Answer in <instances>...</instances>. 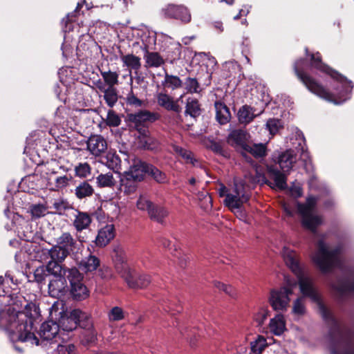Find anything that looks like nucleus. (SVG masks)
<instances>
[{"mask_svg": "<svg viewBox=\"0 0 354 354\" xmlns=\"http://www.w3.org/2000/svg\"><path fill=\"white\" fill-rule=\"evenodd\" d=\"M283 259L287 266L296 276L301 295L317 304L322 319L328 325L331 353L354 354V330L347 326L342 327L332 311L325 305L313 279L300 263L297 254L284 248Z\"/></svg>", "mask_w": 354, "mask_h": 354, "instance_id": "1", "label": "nucleus"}, {"mask_svg": "<svg viewBox=\"0 0 354 354\" xmlns=\"http://www.w3.org/2000/svg\"><path fill=\"white\" fill-rule=\"evenodd\" d=\"M306 55L309 57V64L312 68L330 75L342 84L343 91L339 93L337 100L335 95L326 89L321 83L316 80L310 74L304 71L307 60L306 58L297 59L293 64V71L299 80L312 93L330 102L339 104L349 98L353 88V82L346 77L330 67L322 61V57L319 52L310 53L307 47L305 48Z\"/></svg>", "mask_w": 354, "mask_h": 354, "instance_id": "2", "label": "nucleus"}, {"mask_svg": "<svg viewBox=\"0 0 354 354\" xmlns=\"http://www.w3.org/2000/svg\"><path fill=\"white\" fill-rule=\"evenodd\" d=\"M159 113L149 110H140L134 113H127L126 121L130 129H133L139 133V138H145L149 135V126L158 120Z\"/></svg>", "mask_w": 354, "mask_h": 354, "instance_id": "3", "label": "nucleus"}, {"mask_svg": "<svg viewBox=\"0 0 354 354\" xmlns=\"http://www.w3.org/2000/svg\"><path fill=\"white\" fill-rule=\"evenodd\" d=\"M0 329L6 331L10 341L15 342L26 343L30 340V333L23 334L21 325H19L16 314L8 310H0Z\"/></svg>", "mask_w": 354, "mask_h": 354, "instance_id": "4", "label": "nucleus"}, {"mask_svg": "<svg viewBox=\"0 0 354 354\" xmlns=\"http://www.w3.org/2000/svg\"><path fill=\"white\" fill-rule=\"evenodd\" d=\"M64 275L67 278L69 288L68 295L75 301H82L89 296V290L84 284V275L79 269L73 267L64 270Z\"/></svg>", "mask_w": 354, "mask_h": 354, "instance_id": "5", "label": "nucleus"}, {"mask_svg": "<svg viewBox=\"0 0 354 354\" xmlns=\"http://www.w3.org/2000/svg\"><path fill=\"white\" fill-rule=\"evenodd\" d=\"M37 314L36 305L32 302L27 303L24 309L16 314L19 325H21L23 334L30 333V340L26 342L30 345H39V338L32 331L34 322Z\"/></svg>", "mask_w": 354, "mask_h": 354, "instance_id": "6", "label": "nucleus"}, {"mask_svg": "<svg viewBox=\"0 0 354 354\" xmlns=\"http://www.w3.org/2000/svg\"><path fill=\"white\" fill-rule=\"evenodd\" d=\"M58 325L62 330L72 332L77 326L80 328L90 327L91 326V317L87 313L75 308L69 312L64 313L60 317Z\"/></svg>", "mask_w": 354, "mask_h": 354, "instance_id": "7", "label": "nucleus"}, {"mask_svg": "<svg viewBox=\"0 0 354 354\" xmlns=\"http://www.w3.org/2000/svg\"><path fill=\"white\" fill-rule=\"evenodd\" d=\"M340 252L339 248L329 250L323 241L318 243V250L313 261L322 273L330 272L334 266V262Z\"/></svg>", "mask_w": 354, "mask_h": 354, "instance_id": "8", "label": "nucleus"}, {"mask_svg": "<svg viewBox=\"0 0 354 354\" xmlns=\"http://www.w3.org/2000/svg\"><path fill=\"white\" fill-rule=\"evenodd\" d=\"M292 288L282 286L279 289H272L270 291L269 303L275 311L283 312L287 310L290 303V295H292Z\"/></svg>", "mask_w": 354, "mask_h": 354, "instance_id": "9", "label": "nucleus"}, {"mask_svg": "<svg viewBox=\"0 0 354 354\" xmlns=\"http://www.w3.org/2000/svg\"><path fill=\"white\" fill-rule=\"evenodd\" d=\"M130 288L142 289L151 283V277L147 274L139 273L134 268L130 270L122 278Z\"/></svg>", "mask_w": 354, "mask_h": 354, "instance_id": "10", "label": "nucleus"}, {"mask_svg": "<svg viewBox=\"0 0 354 354\" xmlns=\"http://www.w3.org/2000/svg\"><path fill=\"white\" fill-rule=\"evenodd\" d=\"M333 289L341 297L354 295V271L349 270L339 277L333 286Z\"/></svg>", "mask_w": 354, "mask_h": 354, "instance_id": "11", "label": "nucleus"}, {"mask_svg": "<svg viewBox=\"0 0 354 354\" xmlns=\"http://www.w3.org/2000/svg\"><path fill=\"white\" fill-rule=\"evenodd\" d=\"M68 279L64 275L57 276L49 279L48 292L49 295L55 298H61L68 295L69 283Z\"/></svg>", "mask_w": 354, "mask_h": 354, "instance_id": "12", "label": "nucleus"}, {"mask_svg": "<svg viewBox=\"0 0 354 354\" xmlns=\"http://www.w3.org/2000/svg\"><path fill=\"white\" fill-rule=\"evenodd\" d=\"M165 18L180 20L183 23L191 21V15L188 9L183 5L170 3L162 9Z\"/></svg>", "mask_w": 354, "mask_h": 354, "instance_id": "13", "label": "nucleus"}, {"mask_svg": "<svg viewBox=\"0 0 354 354\" xmlns=\"http://www.w3.org/2000/svg\"><path fill=\"white\" fill-rule=\"evenodd\" d=\"M248 133L245 130L241 129H234L228 134L226 142L240 153V151H244L246 147H248Z\"/></svg>", "mask_w": 354, "mask_h": 354, "instance_id": "14", "label": "nucleus"}, {"mask_svg": "<svg viewBox=\"0 0 354 354\" xmlns=\"http://www.w3.org/2000/svg\"><path fill=\"white\" fill-rule=\"evenodd\" d=\"M113 260L115 269L121 278L132 269L127 262L125 252L120 248H117L113 250Z\"/></svg>", "mask_w": 354, "mask_h": 354, "instance_id": "15", "label": "nucleus"}, {"mask_svg": "<svg viewBox=\"0 0 354 354\" xmlns=\"http://www.w3.org/2000/svg\"><path fill=\"white\" fill-rule=\"evenodd\" d=\"M148 167L149 162L142 160H136L130 166L129 169L124 173H126V176L143 182L147 176Z\"/></svg>", "mask_w": 354, "mask_h": 354, "instance_id": "16", "label": "nucleus"}, {"mask_svg": "<svg viewBox=\"0 0 354 354\" xmlns=\"http://www.w3.org/2000/svg\"><path fill=\"white\" fill-rule=\"evenodd\" d=\"M247 153H250L256 159L264 158L268 155L267 144L254 143L252 145H248L244 151H240L241 155L248 162L252 161V159Z\"/></svg>", "mask_w": 354, "mask_h": 354, "instance_id": "17", "label": "nucleus"}, {"mask_svg": "<svg viewBox=\"0 0 354 354\" xmlns=\"http://www.w3.org/2000/svg\"><path fill=\"white\" fill-rule=\"evenodd\" d=\"M274 162L279 165V167L283 172L289 174L297 162V156L293 150L287 149L281 153Z\"/></svg>", "mask_w": 354, "mask_h": 354, "instance_id": "18", "label": "nucleus"}, {"mask_svg": "<svg viewBox=\"0 0 354 354\" xmlns=\"http://www.w3.org/2000/svg\"><path fill=\"white\" fill-rule=\"evenodd\" d=\"M60 333L58 324L49 321L43 323L39 331V338L43 341H50L55 338Z\"/></svg>", "mask_w": 354, "mask_h": 354, "instance_id": "19", "label": "nucleus"}, {"mask_svg": "<svg viewBox=\"0 0 354 354\" xmlns=\"http://www.w3.org/2000/svg\"><path fill=\"white\" fill-rule=\"evenodd\" d=\"M115 236V230L114 225L113 224H106L98 230L95 243L98 247H105L113 239Z\"/></svg>", "mask_w": 354, "mask_h": 354, "instance_id": "20", "label": "nucleus"}, {"mask_svg": "<svg viewBox=\"0 0 354 354\" xmlns=\"http://www.w3.org/2000/svg\"><path fill=\"white\" fill-rule=\"evenodd\" d=\"M143 46H142L144 50V59H145L146 64L149 67L158 68L165 64V60L162 57L158 52H149V44L147 43V40L142 39Z\"/></svg>", "mask_w": 354, "mask_h": 354, "instance_id": "21", "label": "nucleus"}, {"mask_svg": "<svg viewBox=\"0 0 354 354\" xmlns=\"http://www.w3.org/2000/svg\"><path fill=\"white\" fill-rule=\"evenodd\" d=\"M87 149L95 156H99L107 149L106 140L100 135H91L86 142Z\"/></svg>", "mask_w": 354, "mask_h": 354, "instance_id": "22", "label": "nucleus"}, {"mask_svg": "<svg viewBox=\"0 0 354 354\" xmlns=\"http://www.w3.org/2000/svg\"><path fill=\"white\" fill-rule=\"evenodd\" d=\"M267 173L270 178H272L274 181V186L281 190H284L287 188V174L286 172L279 171L275 165H267Z\"/></svg>", "mask_w": 354, "mask_h": 354, "instance_id": "23", "label": "nucleus"}, {"mask_svg": "<svg viewBox=\"0 0 354 354\" xmlns=\"http://www.w3.org/2000/svg\"><path fill=\"white\" fill-rule=\"evenodd\" d=\"M75 212L76 214L74 216L73 226L77 232H81L90 227L92 223V217L86 212H82L77 209H75Z\"/></svg>", "mask_w": 354, "mask_h": 354, "instance_id": "24", "label": "nucleus"}, {"mask_svg": "<svg viewBox=\"0 0 354 354\" xmlns=\"http://www.w3.org/2000/svg\"><path fill=\"white\" fill-rule=\"evenodd\" d=\"M299 214L301 216V225L313 233L316 232L317 227L322 224V218L313 214L312 212Z\"/></svg>", "mask_w": 354, "mask_h": 354, "instance_id": "25", "label": "nucleus"}, {"mask_svg": "<svg viewBox=\"0 0 354 354\" xmlns=\"http://www.w3.org/2000/svg\"><path fill=\"white\" fill-rule=\"evenodd\" d=\"M250 198V196L245 193L243 190L241 192L240 196H234L232 194H229L226 196V198L224 200V204L230 209L233 210L234 209H240L243 203H247Z\"/></svg>", "mask_w": 354, "mask_h": 354, "instance_id": "26", "label": "nucleus"}, {"mask_svg": "<svg viewBox=\"0 0 354 354\" xmlns=\"http://www.w3.org/2000/svg\"><path fill=\"white\" fill-rule=\"evenodd\" d=\"M84 331L81 334L80 343L86 347H90L95 345L97 342V333L93 327V321L90 327L82 328Z\"/></svg>", "mask_w": 354, "mask_h": 354, "instance_id": "27", "label": "nucleus"}, {"mask_svg": "<svg viewBox=\"0 0 354 354\" xmlns=\"http://www.w3.org/2000/svg\"><path fill=\"white\" fill-rule=\"evenodd\" d=\"M100 266V259L91 254L82 259L79 263V268L86 274L96 271Z\"/></svg>", "mask_w": 354, "mask_h": 354, "instance_id": "28", "label": "nucleus"}, {"mask_svg": "<svg viewBox=\"0 0 354 354\" xmlns=\"http://www.w3.org/2000/svg\"><path fill=\"white\" fill-rule=\"evenodd\" d=\"M158 104L167 111H172L177 113L181 112V107L174 102L173 98L166 93H160L157 96Z\"/></svg>", "mask_w": 354, "mask_h": 354, "instance_id": "29", "label": "nucleus"}, {"mask_svg": "<svg viewBox=\"0 0 354 354\" xmlns=\"http://www.w3.org/2000/svg\"><path fill=\"white\" fill-rule=\"evenodd\" d=\"M216 118L221 124H225L231 119V113L227 105L221 101L214 102Z\"/></svg>", "mask_w": 354, "mask_h": 354, "instance_id": "30", "label": "nucleus"}, {"mask_svg": "<svg viewBox=\"0 0 354 354\" xmlns=\"http://www.w3.org/2000/svg\"><path fill=\"white\" fill-rule=\"evenodd\" d=\"M148 214L151 220L162 224L165 218L168 216L169 212L166 207L153 203L148 211Z\"/></svg>", "mask_w": 354, "mask_h": 354, "instance_id": "31", "label": "nucleus"}, {"mask_svg": "<svg viewBox=\"0 0 354 354\" xmlns=\"http://www.w3.org/2000/svg\"><path fill=\"white\" fill-rule=\"evenodd\" d=\"M269 328L274 335L280 336L286 329V322L282 314H277L269 323Z\"/></svg>", "mask_w": 354, "mask_h": 354, "instance_id": "32", "label": "nucleus"}, {"mask_svg": "<svg viewBox=\"0 0 354 354\" xmlns=\"http://www.w3.org/2000/svg\"><path fill=\"white\" fill-rule=\"evenodd\" d=\"M147 176L158 184H166L169 182L167 175L151 163H149Z\"/></svg>", "mask_w": 354, "mask_h": 354, "instance_id": "33", "label": "nucleus"}, {"mask_svg": "<svg viewBox=\"0 0 354 354\" xmlns=\"http://www.w3.org/2000/svg\"><path fill=\"white\" fill-rule=\"evenodd\" d=\"M93 194L94 189L92 185L89 184L88 180L80 182L75 189V195L80 200L90 197Z\"/></svg>", "mask_w": 354, "mask_h": 354, "instance_id": "34", "label": "nucleus"}, {"mask_svg": "<svg viewBox=\"0 0 354 354\" xmlns=\"http://www.w3.org/2000/svg\"><path fill=\"white\" fill-rule=\"evenodd\" d=\"M162 86L164 89L176 90L180 88L183 86V82L178 76L170 75L165 73V80L162 82Z\"/></svg>", "mask_w": 354, "mask_h": 354, "instance_id": "35", "label": "nucleus"}, {"mask_svg": "<svg viewBox=\"0 0 354 354\" xmlns=\"http://www.w3.org/2000/svg\"><path fill=\"white\" fill-rule=\"evenodd\" d=\"M237 117L241 124H247L251 122L255 118L256 115L254 113L252 107L245 104L239 109L237 113Z\"/></svg>", "mask_w": 354, "mask_h": 354, "instance_id": "36", "label": "nucleus"}, {"mask_svg": "<svg viewBox=\"0 0 354 354\" xmlns=\"http://www.w3.org/2000/svg\"><path fill=\"white\" fill-rule=\"evenodd\" d=\"M48 254L51 259L50 261H56L62 263L70 254V251L67 248L56 245L53 246L48 251Z\"/></svg>", "mask_w": 354, "mask_h": 354, "instance_id": "37", "label": "nucleus"}, {"mask_svg": "<svg viewBox=\"0 0 354 354\" xmlns=\"http://www.w3.org/2000/svg\"><path fill=\"white\" fill-rule=\"evenodd\" d=\"M201 113V104L196 98L188 97L187 100L185 114L192 118H197Z\"/></svg>", "mask_w": 354, "mask_h": 354, "instance_id": "38", "label": "nucleus"}, {"mask_svg": "<svg viewBox=\"0 0 354 354\" xmlns=\"http://www.w3.org/2000/svg\"><path fill=\"white\" fill-rule=\"evenodd\" d=\"M121 187L124 192L127 194H131L136 192L138 189V185L140 181L136 180L133 178L126 176V173L124 172L123 176L121 178Z\"/></svg>", "mask_w": 354, "mask_h": 354, "instance_id": "39", "label": "nucleus"}, {"mask_svg": "<svg viewBox=\"0 0 354 354\" xmlns=\"http://www.w3.org/2000/svg\"><path fill=\"white\" fill-rule=\"evenodd\" d=\"M199 80L200 78L198 77L189 76L185 78L183 86L188 93H199L202 91Z\"/></svg>", "mask_w": 354, "mask_h": 354, "instance_id": "40", "label": "nucleus"}, {"mask_svg": "<svg viewBox=\"0 0 354 354\" xmlns=\"http://www.w3.org/2000/svg\"><path fill=\"white\" fill-rule=\"evenodd\" d=\"M57 245H61V247L68 248L69 251H73L74 249H75L77 245L75 239L73 237L70 232L62 233V235L57 239Z\"/></svg>", "mask_w": 354, "mask_h": 354, "instance_id": "41", "label": "nucleus"}, {"mask_svg": "<svg viewBox=\"0 0 354 354\" xmlns=\"http://www.w3.org/2000/svg\"><path fill=\"white\" fill-rule=\"evenodd\" d=\"M121 59L124 65L131 69L137 71L141 67L140 58L133 54L122 55Z\"/></svg>", "mask_w": 354, "mask_h": 354, "instance_id": "42", "label": "nucleus"}, {"mask_svg": "<svg viewBox=\"0 0 354 354\" xmlns=\"http://www.w3.org/2000/svg\"><path fill=\"white\" fill-rule=\"evenodd\" d=\"M60 263L61 262H58L56 261H48L45 268L49 276L52 275L53 278H55L57 276H62L64 273V270L69 268L62 267Z\"/></svg>", "mask_w": 354, "mask_h": 354, "instance_id": "43", "label": "nucleus"}, {"mask_svg": "<svg viewBox=\"0 0 354 354\" xmlns=\"http://www.w3.org/2000/svg\"><path fill=\"white\" fill-rule=\"evenodd\" d=\"M316 198L313 196H308L306 198V203L297 202V207L299 214H305L306 212H313L316 205Z\"/></svg>", "mask_w": 354, "mask_h": 354, "instance_id": "44", "label": "nucleus"}, {"mask_svg": "<svg viewBox=\"0 0 354 354\" xmlns=\"http://www.w3.org/2000/svg\"><path fill=\"white\" fill-rule=\"evenodd\" d=\"M251 351L255 354H261L263 351L268 346L266 339L262 336L259 335L255 341L250 343Z\"/></svg>", "mask_w": 354, "mask_h": 354, "instance_id": "45", "label": "nucleus"}, {"mask_svg": "<svg viewBox=\"0 0 354 354\" xmlns=\"http://www.w3.org/2000/svg\"><path fill=\"white\" fill-rule=\"evenodd\" d=\"M207 148L214 153L222 156L223 157L229 158L230 156L228 151L224 149L223 142L221 141L217 142L214 140H209V144L207 145Z\"/></svg>", "mask_w": 354, "mask_h": 354, "instance_id": "46", "label": "nucleus"}, {"mask_svg": "<svg viewBox=\"0 0 354 354\" xmlns=\"http://www.w3.org/2000/svg\"><path fill=\"white\" fill-rule=\"evenodd\" d=\"M101 75L104 82L109 86L108 88H114V85L118 83L119 75L116 72L101 71Z\"/></svg>", "mask_w": 354, "mask_h": 354, "instance_id": "47", "label": "nucleus"}, {"mask_svg": "<svg viewBox=\"0 0 354 354\" xmlns=\"http://www.w3.org/2000/svg\"><path fill=\"white\" fill-rule=\"evenodd\" d=\"M104 99L109 107H113L118 101V93L115 88H107L104 91Z\"/></svg>", "mask_w": 354, "mask_h": 354, "instance_id": "48", "label": "nucleus"}, {"mask_svg": "<svg viewBox=\"0 0 354 354\" xmlns=\"http://www.w3.org/2000/svg\"><path fill=\"white\" fill-rule=\"evenodd\" d=\"M107 166L115 173L120 174L121 160L118 155L109 154L107 156Z\"/></svg>", "mask_w": 354, "mask_h": 354, "instance_id": "49", "label": "nucleus"}, {"mask_svg": "<svg viewBox=\"0 0 354 354\" xmlns=\"http://www.w3.org/2000/svg\"><path fill=\"white\" fill-rule=\"evenodd\" d=\"M105 123L110 127H117L121 123L120 116L112 109L109 110L105 120Z\"/></svg>", "mask_w": 354, "mask_h": 354, "instance_id": "50", "label": "nucleus"}, {"mask_svg": "<svg viewBox=\"0 0 354 354\" xmlns=\"http://www.w3.org/2000/svg\"><path fill=\"white\" fill-rule=\"evenodd\" d=\"M214 286L218 290L224 292L226 295L232 298H235L237 295L236 290L230 285H227L220 281H214Z\"/></svg>", "mask_w": 354, "mask_h": 354, "instance_id": "51", "label": "nucleus"}, {"mask_svg": "<svg viewBox=\"0 0 354 354\" xmlns=\"http://www.w3.org/2000/svg\"><path fill=\"white\" fill-rule=\"evenodd\" d=\"M266 127L272 135H275L280 129L283 128V122L277 118H270L266 122Z\"/></svg>", "mask_w": 354, "mask_h": 354, "instance_id": "52", "label": "nucleus"}, {"mask_svg": "<svg viewBox=\"0 0 354 354\" xmlns=\"http://www.w3.org/2000/svg\"><path fill=\"white\" fill-rule=\"evenodd\" d=\"M98 276L106 281H109L115 277L112 268L105 265L99 267Z\"/></svg>", "mask_w": 354, "mask_h": 354, "instance_id": "53", "label": "nucleus"}, {"mask_svg": "<svg viewBox=\"0 0 354 354\" xmlns=\"http://www.w3.org/2000/svg\"><path fill=\"white\" fill-rule=\"evenodd\" d=\"M97 183L99 187H112L114 185V178L111 174H100L97 177Z\"/></svg>", "mask_w": 354, "mask_h": 354, "instance_id": "54", "label": "nucleus"}, {"mask_svg": "<svg viewBox=\"0 0 354 354\" xmlns=\"http://www.w3.org/2000/svg\"><path fill=\"white\" fill-rule=\"evenodd\" d=\"M91 168L87 162L80 163L75 167V175L81 178H86L91 174Z\"/></svg>", "mask_w": 354, "mask_h": 354, "instance_id": "55", "label": "nucleus"}, {"mask_svg": "<svg viewBox=\"0 0 354 354\" xmlns=\"http://www.w3.org/2000/svg\"><path fill=\"white\" fill-rule=\"evenodd\" d=\"M30 211L32 218H39L46 215V207L41 204L32 205Z\"/></svg>", "mask_w": 354, "mask_h": 354, "instance_id": "56", "label": "nucleus"}, {"mask_svg": "<svg viewBox=\"0 0 354 354\" xmlns=\"http://www.w3.org/2000/svg\"><path fill=\"white\" fill-rule=\"evenodd\" d=\"M109 317L111 321H120L124 318V313L122 308L115 306L110 310Z\"/></svg>", "mask_w": 354, "mask_h": 354, "instance_id": "57", "label": "nucleus"}, {"mask_svg": "<svg viewBox=\"0 0 354 354\" xmlns=\"http://www.w3.org/2000/svg\"><path fill=\"white\" fill-rule=\"evenodd\" d=\"M126 102L128 105L136 108L142 107L144 106V101L138 98L132 90H131V91L127 95Z\"/></svg>", "mask_w": 354, "mask_h": 354, "instance_id": "58", "label": "nucleus"}, {"mask_svg": "<svg viewBox=\"0 0 354 354\" xmlns=\"http://www.w3.org/2000/svg\"><path fill=\"white\" fill-rule=\"evenodd\" d=\"M49 274L44 267L37 268L34 272L35 280L39 283H44L47 277H49Z\"/></svg>", "mask_w": 354, "mask_h": 354, "instance_id": "59", "label": "nucleus"}, {"mask_svg": "<svg viewBox=\"0 0 354 354\" xmlns=\"http://www.w3.org/2000/svg\"><path fill=\"white\" fill-rule=\"evenodd\" d=\"M52 207L55 209V212L62 215L64 212L69 209L68 203L63 200L55 201Z\"/></svg>", "mask_w": 354, "mask_h": 354, "instance_id": "60", "label": "nucleus"}, {"mask_svg": "<svg viewBox=\"0 0 354 354\" xmlns=\"http://www.w3.org/2000/svg\"><path fill=\"white\" fill-rule=\"evenodd\" d=\"M82 8V6L80 3H77L76 9L74 12L68 14L62 20V22L65 24V28H68V30H71L70 26L71 24L75 21L76 14L78 10Z\"/></svg>", "mask_w": 354, "mask_h": 354, "instance_id": "61", "label": "nucleus"}, {"mask_svg": "<svg viewBox=\"0 0 354 354\" xmlns=\"http://www.w3.org/2000/svg\"><path fill=\"white\" fill-rule=\"evenodd\" d=\"M292 313L297 315H304L306 313V307L301 298L295 300L292 306Z\"/></svg>", "mask_w": 354, "mask_h": 354, "instance_id": "62", "label": "nucleus"}, {"mask_svg": "<svg viewBox=\"0 0 354 354\" xmlns=\"http://www.w3.org/2000/svg\"><path fill=\"white\" fill-rule=\"evenodd\" d=\"M153 203L145 198H140L137 201V207L141 210H147V212L151 208Z\"/></svg>", "mask_w": 354, "mask_h": 354, "instance_id": "63", "label": "nucleus"}, {"mask_svg": "<svg viewBox=\"0 0 354 354\" xmlns=\"http://www.w3.org/2000/svg\"><path fill=\"white\" fill-rule=\"evenodd\" d=\"M181 158L185 161V163L192 164L193 166H196V163L198 162V160L195 158L193 152L189 150H187Z\"/></svg>", "mask_w": 354, "mask_h": 354, "instance_id": "64", "label": "nucleus"}]
</instances>
